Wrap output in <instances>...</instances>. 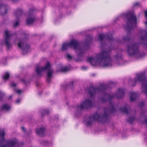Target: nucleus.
Wrapping results in <instances>:
<instances>
[{
	"mask_svg": "<svg viewBox=\"0 0 147 147\" xmlns=\"http://www.w3.org/2000/svg\"><path fill=\"white\" fill-rule=\"evenodd\" d=\"M115 84L113 81L109 82L108 85L106 84H100L98 87H94L92 86H90L87 88L88 93L91 97H93L95 94L98 93L102 92L103 96L101 98V101L104 102L108 101L111 108H105L103 115L102 116L99 115L96 113L92 116H90L88 117V121L86 123L87 126H90L92 124L93 121H97L99 122L103 123L106 122L108 120V114L116 112V110L111 100L112 99L116 96L118 99L121 98L124 96L125 89L123 88H119L117 90L116 94L113 95H110L109 94L105 92V90L109 88V86H115Z\"/></svg>",
	"mask_w": 147,
	"mask_h": 147,
	"instance_id": "nucleus-1",
	"label": "nucleus"
},
{
	"mask_svg": "<svg viewBox=\"0 0 147 147\" xmlns=\"http://www.w3.org/2000/svg\"><path fill=\"white\" fill-rule=\"evenodd\" d=\"M127 17V21L125 29L127 32V36L124 37L123 40L125 42L127 41L129 42L127 45V52L128 55L131 57L138 55L140 54V52L139 51L138 44L137 43L134 44L131 43L130 42L131 38L128 36L130 35V31L133 29V27L136 26V25L137 18L136 15L132 13H128Z\"/></svg>",
	"mask_w": 147,
	"mask_h": 147,
	"instance_id": "nucleus-2",
	"label": "nucleus"
},
{
	"mask_svg": "<svg viewBox=\"0 0 147 147\" xmlns=\"http://www.w3.org/2000/svg\"><path fill=\"white\" fill-rule=\"evenodd\" d=\"M111 50H105L96 55L95 57H88L87 61L92 65L94 66L97 63L103 64V67H111L112 65V59L111 57Z\"/></svg>",
	"mask_w": 147,
	"mask_h": 147,
	"instance_id": "nucleus-3",
	"label": "nucleus"
},
{
	"mask_svg": "<svg viewBox=\"0 0 147 147\" xmlns=\"http://www.w3.org/2000/svg\"><path fill=\"white\" fill-rule=\"evenodd\" d=\"M5 132L4 129H0V147H14L18 142L16 139L6 140L4 138Z\"/></svg>",
	"mask_w": 147,
	"mask_h": 147,
	"instance_id": "nucleus-4",
	"label": "nucleus"
},
{
	"mask_svg": "<svg viewBox=\"0 0 147 147\" xmlns=\"http://www.w3.org/2000/svg\"><path fill=\"white\" fill-rule=\"evenodd\" d=\"M137 78L134 79L135 84H133V86H135V84L138 81L142 83V87L144 89L143 92L144 94L147 95V78L145 76V73L142 72L140 74H137Z\"/></svg>",
	"mask_w": 147,
	"mask_h": 147,
	"instance_id": "nucleus-5",
	"label": "nucleus"
},
{
	"mask_svg": "<svg viewBox=\"0 0 147 147\" xmlns=\"http://www.w3.org/2000/svg\"><path fill=\"white\" fill-rule=\"evenodd\" d=\"M50 67V63L49 62H48L46 65L44 67L37 66L35 71L37 74L39 76L41 75V73L42 72L45 70H48V72L47 77L51 78L53 73V70Z\"/></svg>",
	"mask_w": 147,
	"mask_h": 147,
	"instance_id": "nucleus-6",
	"label": "nucleus"
},
{
	"mask_svg": "<svg viewBox=\"0 0 147 147\" xmlns=\"http://www.w3.org/2000/svg\"><path fill=\"white\" fill-rule=\"evenodd\" d=\"M93 105L94 102L92 100L86 99L80 105L78 106V108L81 110L83 109H87L92 107Z\"/></svg>",
	"mask_w": 147,
	"mask_h": 147,
	"instance_id": "nucleus-7",
	"label": "nucleus"
},
{
	"mask_svg": "<svg viewBox=\"0 0 147 147\" xmlns=\"http://www.w3.org/2000/svg\"><path fill=\"white\" fill-rule=\"evenodd\" d=\"M98 38L100 41L105 38L108 39L109 42H111L114 40L113 35L111 33H108L106 34H100L98 35Z\"/></svg>",
	"mask_w": 147,
	"mask_h": 147,
	"instance_id": "nucleus-8",
	"label": "nucleus"
},
{
	"mask_svg": "<svg viewBox=\"0 0 147 147\" xmlns=\"http://www.w3.org/2000/svg\"><path fill=\"white\" fill-rule=\"evenodd\" d=\"M12 35L9 34L8 31H6L5 32V37L4 38L5 43L7 47V49L9 50L11 46V44L9 42L10 38Z\"/></svg>",
	"mask_w": 147,
	"mask_h": 147,
	"instance_id": "nucleus-9",
	"label": "nucleus"
},
{
	"mask_svg": "<svg viewBox=\"0 0 147 147\" xmlns=\"http://www.w3.org/2000/svg\"><path fill=\"white\" fill-rule=\"evenodd\" d=\"M18 47L22 50V54H24V52L25 50H28L29 48L28 45L25 44V41L23 39L20 41L18 43Z\"/></svg>",
	"mask_w": 147,
	"mask_h": 147,
	"instance_id": "nucleus-10",
	"label": "nucleus"
},
{
	"mask_svg": "<svg viewBox=\"0 0 147 147\" xmlns=\"http://www.w3.org/2000/svg\"><path fill=\"white\" fill-rule=\"evenodd\" d=\"M34 10V9L32 8L30 9L28 11V16L26 20V23L27 25H29L33 23L35 20V18L34 17H31L33 11Z\"/></svg>",
	"mask_w": 147,
	"mask_h": 147,
	"instance_id": "nucleus-11",
	"label": "nucleus"
},
{
	"mask_svg": "<svg viewBox=\"0 0 147 147\" xmlns=\"http://www.w3.org/2000/svg\"><path fill=\"white\" fill-rule=\"evenodd\" d=\"M22 11L20 9H17L15 12V15L16 21L14 24V27H16L19 25V17L23 14Z\"/></svg>",
	"mask_w": 147,
	"mask_h": 147,
	"instance_id": "nucleus-12",
	"label": "nucleus"
},
{
	"mask_svg": "<svg viewBox=\"0 0 147 147\" xmlns=\"http://www.w3.org/2000/svg\"><path fill=\"white\" fill-rule=\"evenodd\" d=\"M69 47H73L75 50L78 49L79 47L80 43L78 40L73 39L68 42Z\"/></svg>",
	"mask_w": 147,
	"mask_h": 147,
	"instance_id": "nucleus-13",
	"label": "nucleus"
},
{
	"mask_svg": "<svg viewBox=\"0 0 147 147\" xmlns=\"http://www.w3.org/2000/svg\"><path fill=\"white\" fill-rule=\"evenodd\" d=\"M140 32L142 34L141 39L144 42V44L147 47V32L141 30L140 31Z\"/></svg>",
	"mask_w": 147,
	"mask_h": 147,
	"instance_id": "nucleus-14",
	"label": "nucleus"
},
{
	"mask_svg": "<svg viewBox=\"0 0 147 147\" xmlns=\"http://www.w3.org/2000/svg\"><path fill=\"white\" fill-rule=\"evenodd\" d=\"M45 131V129L44 127L37 128L36 130V134L41 137L43 136Z\"/></svg>",
	"mask_w": 147,
	"mask_h": 147,
	"instance_id": "nucleus-15",
	"label": "nucleus"
},
{
	"mask_svg": "<svg viewBox=\"0 0 147 147\" xmlns=\"http://www.w3.org/2000/svg\"><path fill=\"white\" fill-rule=\"evenodd\" d=\"M80 53L78 55V58L76 61H82V59H80V57L83 55V54L84 53L85 50L84 49H79Z\"/></svg>",
	"mask_w": 147,
	"mask_h": 147,
	"instance_id": "nucleus-16",
	"label": "nucleus"
},
{
	"mask_svg": "<svg viewBox=\"0 0 147 147\" xmlns=\"http://www.w3.org/2000/svg\"><path fill=\"white\" fill-rule=\"evenodd\" d=\"M128 105H126L123 107H121L119 109V111L127 115L129 113V111L128 109Z\"/></svg>",
	"mask_w": 147,
	"mask_h": 147,
	"instance_id": "nucleus-17",
	"label": "nucleus"
},
{
	"mask_svg": "<svg viewBox=\"0 0 147 147\" xmlns=\"http://www.w3.org/2000/svg\"><path fill=\"white\" fill-rule=\"evenodd\" d=\"M92 41V37L90 35L87 36L86 40L85 41V44L86 45H88Z\"/></svg>",
	"mask_w": 147,
	"mask_h": 147,
	"instance_id": "nucleus-18",
	"label": "nucleus"
},
{
	"mask_svg": "<svg viewBox=\"0 0 147 147\" xmlns=\"http://www.w3.org/2000/svg\"><path fill=\"white\" fill-rule=\"evenodd\" d=\"M137 95L136 93L132 92L130 94V101H133L135 100L137 97Z\"/></svg>",
	"mask_w": 147,
	"mask_h": 147,
	"instance_id": "nucleus-19",
	"label": "nucleus"
},
{
	"mask_svg": "<svg viewBox=\"0 0 147 147\" xmlns=\"http://www.w3.org/2000/svg\"><path fill=\"white\" fill-rule=\"evenodd\" d=\"M10 109V107L7 104H6L3 105L1 108V110H5L7 111H8Z\"/></svg>",
	"mask_w": 147,
	"mask_h": 147,
	"instance_id": "nucleus-20",
	"label": "nucleus"
},
{
	"mask_svg": "<svg viewBox=\"0 0 147 147\" xmlns=\"http://www.w3.org/2000/svg\"><path fill=\"white\" fill-rule=\"evenodd\" d=\"M2 8L5 10V12L4 14H2V15H3L4 14H5L7 13V6L6 5L4 4H1L0 6V9Z\"/></svg>",
	"mask_w": 147,
	"mask_h": 147,
	"instance_id": "nucleus-21",
	"label": "nucleus"
},
{
	"mask_svg": "<svg viewBox=\"0 0 147 147\" xmlns=\"http://www.w3.org/2000/svg\"><path fill=\"white\" fill-rule=\"evenodd\" d=\"M69 47V46L68 42L64 43L63 45L62 50L63 51H65Z\"/></svg>",
	"mask_w": 147,
	"mask_h": 147,
	"instance_id": "nucleus-22",
	"label": "nucleus"
},
{
	"mask_svg": "<svg viewBox=\"0 0 147 147\" xmlns=\"http://www.w3.org/2000/svg\"><path fill=\"white\" fill-rule=\"evenodd\" d=\"M49 110L45 109L42 110L41 112V116L43 117L44 115L48 114L49 113Z\"/></svg>",
	"mask_w": 147,
	"mask_h": 147,
	"instance_id": "nucleus-23",
	"label": "nucleus"
},
{
	"mask_svg": "<svg viewBox=\"0 0 147 147\" xmlns=\"http://www.w3.org/2000/svg\"><path fill=\"white\" fill-rule=\"evenodd\" d=\"M135 117L133 116L129 117L128 119L127 120V121L130 123H132L135 119Z\"/></svg>",
	"mask_w": 147,
	"mask_h": 147,
	"instance_id": "nucleus-24",
	"label": "nucleus"
},
{
	"mask_svg": "<svg viewBox=\"0 0 147 147\" xmlns=\"http://www.w3.org/2000/svg\"><path fill=\"white\" fill-rule=\"evenodd\" d=\"M122 55L120 53H117V54L115 56V59L117 60H119L121 59H122Z\"/></svg>",
	"mask_w": 147,
	"mask_h": 147,
	"instance_id": "nucleus-25",
	"label": "nucleus"
},
{
	"mask_svg": "<svg viewBox=\"0 0 147 147\" xmlns=\"http://www.w3.org/2000/svg\"><path fill=\"white\" fill-rule=\"evenodd\" d=\"M10 75L9 73L6 72L3 76V78L4 80L8 79Z\"/></svg>",
	"mask_w": 147,
	"mask_h": 147,
	"instance_id": "nucleus-26",
	"label": "nucleus"
},
{
	"mask_svg": "<svg viewBox=\"0 0 147 147\" xmlns=\"http://www.w3.org/2000/svg\"><path fill=\"white\" fill-rule=\"evenodd\" d=\"M68 70V68L67 67H62L60 69V71L61 72H65Z\"/></svg>",
	"mask_w": 147,
	"mask_h": 147,
	"instance_id": "nucleus-27",
	"label": "nucleus"
},
{
	"mask_svg": "<svg viewBox=\"0 0 147 147\" xmlns=\"http://www.w3.org/2000/svg\"><path fill=\"white\" fill-rule=\"evenodd\" d=\"M5 95L4 93L0 91V101L1 100Z\"/></svg>",
	"mask_w": 147,
	"mask_h": 147,
	"instance_id": "nucleus-28",
	"label": "nucleus"
},
{
	"mask_svg": "<svg viewBox=\"0 0 147 147\" xmlns=\"http://www.w3.org/2000/svg\"><path fill=\"white\" fill-rule=\"evenodd\" d=\"M23 83L25 84H27L30 83V82L29 81H27L26 80L24 79L21 80Z\"/></svg>",
	"mask_w": 147,
	"mask_h": 147,
	"instance_id": "nucleus-29",
	"label": "nucleus"
},
{
	"mask_svg": "<svg viewBox=\"0 0 147 147\" xmlns=\"http://www.w3.org/2000/svg\"><path fill=\"white\" fill-rule=\"evenodd\" d=\"M144 105V102H140L138 106L141 108Z\"/></svg>",
	"mask_w": 147,
	"mask_h": 147,
	"instance_id": "nucleus-30",
	"label": "nucleus"
},
{
	"mask_svg": "<svg viewBox=\"0 0 147 147\" xmlns=\"http://www.w3.org/2000/svg\"><path fill=\"white\" fill-rule=\"evenodd\" d=\"M67 58L69 59H71L72 58L71 56L69 54H68L67 55Z\"/></svg>",
	"mask_w": 147,
	"mask_h": 147,
	"instance_id": "nucleus-31",
	"label": "nucleus"
},
{
	"mask_svg": "<svg viewBox=\"0 0 147 147\" xmlns=\"http://www.w3.org/2000/svg\"><path fill=\"white\" fill-rule=\"evenodd\" d=\"M74 84V81H72L70 83V84L69 85V87H73Z\"/></svg>",
	"mask_w": 147,
	"mask_h": 147,
	"instance_id": "nucleus-32",
	"label": "nucleus"
},
{
	"mask_svg": "<svg viewBox=\"0 0 147 147\" xmlns=\"http://www.w3.org/2000/svg\"><path fill=\"white\" fill-rule=\"evenodd\" d=\"M47 81L49 83H50L51 81V78L48 77H47Z\"/></svg>",
	"mask_w": 147,
	"mask_h": 147,
	"instance_id": "nucleus-33",
	"label": "nucleus"
},
{
	"mask_svg": "<svg viewBox=\"0 0 147 147\" xmlns=\"http://www.w3.org/2000/svg\"><path fill=\"white\" fill-rule=\"evenodd\" d=\"M16 86V84L13 83H11V86L12 87H15Z\"/></svg>",
	"mask_w": 147,
	"mask_h": 147,
	"instance_id": "nucleus-34",
	"label": "nucleus"
},
{
	"mask_svg": "<svg viewBox=\"0 0 147 147\" xmlns=\"http://www.w3.org/2000/svg\"><path fill=\"white\" fill-rule=\"evenodd\" d=\"M22 91L21 90H16V92L17 93L19 94H21V93Z\"/></svg>",
	"mask_w": 147,
	"mask_h": 147,
	"instance_id": "nucleus-35",
	"label": "nucleus"
},
{
	"mask_svg": "<svg viewBox=\"0 0 147 147\" xmlns=\"http://www.w3.org/2000/svg\"><path fill=\"white\" fill-rule=\"evenodd\" d=\"M140 3H139L137 2L135 3L134 4V6H136L138 5H139Z\"/></svg>",
	"mask_w": 147,
	"mask_h": 147,
	"instance_id": "nucleus-36",
	"label": "nucleus"
},
{
	"mask_svg": "<svg viewBox=\"0 0 147 147\" xmlns=\"http://www.w3.org/2000/svg\"><path fill=\"white\" fill-rule=\"evenodd\" d=\"M144 13L145 17H147V10H145L144 11Z\"/></svg>",
	"mask_w": 147,
	"mask_h": 147,
	"instance_id": "nucleus-37",
	"label": "nucleus"
},
{
	"mask_svg": "<svg viewBox=\"0 0 147 147\" xmlns=\"http://www.w3.org/2000/svg\"><path fill=\"white\" fill-rule=\"evenodd\" d=\"M20 99H18L16 101V102L17 103H18L19 102H20Z\"/></svg>",
	"mask_w": 147,
	"mask_h": 147,
	"instance_id": "nucleus-38",
	"label": "nucleus"
},
{
	"mask_svg": "<svg viewBox=\"0 0 147 147\" xmlns=\"http://www.w3.org/2000/svg\"><path fill=\"white\" fill-rule=\"evenodd\" d=\"M22 130L23 131H25V128L24 127H22Z\"/></svg>",
	"mask_w": 147,
	"mask_h": 147,
	"instance_id": "nucleus-39",
	"label": "nucleus"
},
{
	"mask_svg": "<svg viewBox=\"0 0 147 147\" xmlns=\"http://www.w3.org/2000/svg\"><path fill=\"white\" fill-rule=\"evenodd\" d=\"M82 69H83L85 70L86 69H87V67H85L83 66L82 67Z\"/></svg>",
	"mask_w": 147,
	"mask_h": 147,
	"instance_id": "nucleus-40",
	"label": "nucleus"
},
{
	"mask_svg": "<svg viewBox=\"0 0 147 147\" xmlns=\"http://www.w3.org/2000/svg\"><path fill=\"white\" fill-rule=\"evenodd\" d=\"M145 123H147V117L146 118L145 121Z\"/></svg>",
	"mask_w": 147,
	"mask_h": 147,
	"instance_id": "nucleus-41",
	"label": "nucleus"
},
{
	"mask_svg": "<svg viewBox=\"0 0 147 147\" xmlns=\"http://www.w3.org/2000/svg\"><path fill=\"white\" fill-rule=\"evenodd\" d=\"M12 96H11H11H9V99H10V98H11L12 97Z\"/></svg>",
	"mask_w": 147,
	"mask_h": 147,
	"instance_id": "nucleus-42",
	"label": "nucleus"
},
{
	"mask_svg": "<svg viewBox=\"0 0 147 147\" xmlns=\"http://www.w3.org/2000/svg\"><path fill=\"white\" fill-rule=\"evenodd\" d=\"M145 24H146V25H147V21L146 22H145Z\"/></svg>",
	"mask_w": 147,
	"mask_h": 147,
	"instance_id": "nucleus-43",
	"label": "nucleus"
},
{
	"mask_svg": "<svg viewBox=\"0 0 147 147\" xmlns=\"http://www.w3.org/2000/svg\"><path fill=\"white\" fill-rule=\"evenodd\" d=\"M102 47V45L100 46V48H101Z\"/></svg>",
	"mask_w": 147,
	"mask_h": 147,
	"instance_id": "nucleus-44",
	"label": "nucleus"
},
{
	"mask_svg": "<svg viewBox=\"0 0 147 147\" xmlns=\"http://www.w3.org/2000/svg\"><path fill=\"white\" fill-rule=\"evenodd\" d=\"M140 114H141V115H142V114L141 113H140Z\"/></svg>",
	"mask_w": 147,
	"mask_h": 147,
	"instance_id": "nucleus-45",
	"label": "nucleus"
}]
</instances>
